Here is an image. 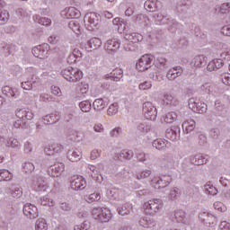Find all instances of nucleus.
<instances>
[{"mask_svg":"<svg viewBox=\"0 0 230 230\" xmlns=\"http://www.w3.org/2000/svg\"><path fill=\"white\" fill-rule=\"evenodd\" d=\"M61 75L67 82H80L84 76L80 69L74 68L73 66L63 69Z\"/></svg>","mask_w":230,"mask_h":230,"instance_id":"f257e3e1","label":"nucleus"},{"mask_svg":"<svg viewBox=\"0 0 230 230\" xmlns=\"http://www.w3.org/2000/svg\"><path fill=\"white\" fill-rule=\"evenodd\" d=\"M146 215H155L163 209V200L159 199H150L144 204Z\"/></svg>","mask_w":230,"mask_h":230,"instance_id":"f03ea898","label":"nucleus"},{"mask_svg":"<svg viewBox=\"0 0 230 230\" xmlns=\"http://www.w3.org/2000/svg\"><path fill=\"white\" fill-rule=\"evenodd\" d=\"M143 113L146 119L155 121L157 118V108H155V106H154V103H152L151 102H144Z\"/></svg>","mask_w":230,"mask_h":230,"instance_id":"7ed1b4c3","label":"nucleus"},{"mask_svg":"<svg viewBox=\"0 0 230 230\" xmlns=\"http://www.w3.org/2000/svg\"><path fill=\"white\" fill-rule=\"evenodd\" d=\"M152 64H154V56L146 54L137 62V69L141 72L147 71L152 67Z\"/></svg>","mask_w":230,"mask_h":230,"instance_id":"20e7f679","label":"nucleus"},{"mask_svg":"<svg viewBox=\"0 0 230 230\" xmlns=\"http://www.w3.org/2000/svg\"><path fill=\"white\" fill-rule=\"evenodd\" d=\"M170 182H172V176L169 175L156 177L151 181V184L155 190L164 189L170 185Z\"/></svg>","mask_w":230,"mask_h":230,"instance_id":"39448f33","label":"nucleus"},{"mask_svg":"<svg viewBox=\"0 0 230 230\" xmlns=\"http://www.w3.org/2000/svg\"><path fill=\"white\" fill-rule=\"evenodd\" d=\"M15 116L22 121V123H23V125H26L28 121H31V119H33V112L26 108L16 109Z\"/></svg>","mask_w":230,"mask_h":230,"instance_id":"423d86ee","label":"nucleus"},{"mask_svg":"<svg viewBox=\"0 0 230 230\" xmlns=\"http://www.w3.org/2000/svg\"><path fill=\"white\" fill-rule=\"evenodd\" d=\"M84 22H87V26H89L90 30H98L100 26V15H97L95 13H87L84 15Z\"/></svg>","mask_w":230,"mask_h":230,"instance_id":"0eeeda50","label":"nucleus"},{"mask_svg":"<svg viewBox=\"0 0 230 230\" xmlns=\"http://www.w3.org/2000/svg\"><path fill=\"white\" fill-rule=\"evenodd\" d=\"M47 167L49 168L48 173L50 177H58L66 170V165L60 162L55 163L53 165L47 164Z\"/></svg>","mask_w":230,"mask_h":230,"instance_id":"6e6552de","label":"nucleus"},{"mask_svg":"<svg viewBox=\"0 0 230 230\" xmlns=\"http://www.w3.org/2000/svg\"><path fill=\"white\" fill-rule=\"evenodd\" d=\"M72 190L78 191V190H85L87 187V181L82 176H73L70 180Z\"/></svg>","mask_w":230,"mask_h":230,"instance_id":"1a4fd4ad","label":"nucleus"},{"mask_svg":"<svg viewBox=\"0 0 230 230\" xmlns=\"http://www.w3.org/2000/svg\"><path fill=\"white\" fill-rule=\"evenodd\" d=\"M49 49V45L44 43L42 45H39L32 49V55L36 57V58H48V51Z\"/></svg>","mask_w":230,"mask_h":230,"instance_id":"9d476101","label":"nucleus"},{"mask_svg":"<svg viewBox=\"0 0 230 230\" xmlns=\"http://www.w3.org/2000/svg\"><path fill=\"white\" fill-rule=\"evenodd\" d=\"M23 214L31 220H33L39 217V208L33 204L27 203L23 206Z\"/></svg>","mask_w":230,"mask_h":230,"instance_id":"9b49d317","label":"nucleus"},{"mask_svg":"<svg viewBox=\"0 0 230 230\" xmlns=\"http://www.w3.org/2000/svg\"><path fill=\"white\" fill-rule=\"evenodd\" d=\"M165 137L171 141H177L181 137V128L179 126H173L171 128H167Z\"/></svg>","mask_w":230,"mask_h":230,"instance_id":"f8f14e48","label":"nucleus"},{"mask_svg":"<svg viewBox=\"0 0 230 230\" xmlns=\"http://www.w3.org/2000/svg\"><path fill=\"white\" fill-rule=\"evenodd\" d=\"M182 73H184L182 66H174L168 70L166 74V78L169 79L171 82H173V80H177L179 76H181Z\"/></svg>","mask_w":230,"mask_h":230,"instance_id":"ddd939ff","label":"nucleus"},{"mask_svg":"<svg viewBox=\"0 0 230 230\" xmlns=\"http://www.w3.org/2000/svg\"><path fill=\"white\" fill-rule=\"evenodd\" d=\"M119 46H121V43L116 39L108 40L105 43L106 51L110 55L116 53L119 49Z\"/></svg>","mask_w":230,"mask_h":230,"instance_id":"4468645a","label":"nucleus"},{"mask_svg":"<svg viewBox=\"0 0 230 230\" xmlns=\"http://www.w3.org/2000/svg\"><path fill=\"white\" fill-rule=\"evenodd\" d=\"M144 6L147 12H157L161 8V1L158 0H146Z\"/></svg>","mask_w":230,"mask_h":230,"instance_id":"2eb2a0df","label":"nucleus"},{"mask_svg":"<svg viewBox=\"0 0 230 230\" xmlns=\"http://www.w3.org/2000/svg\"><path fill=\"white\" fill-rule=\"evenodd\" d=\"M62 15L66 19H78L80 17V11L75 7H68L62 12Z\"/></svg>","mask_w":230,"mask_h":230,"instance_id":"dca6fc26","label":"nucleus"},{"mask_svg":"<svg viewBox=\"0 0 230 230\" xmlns=\"http://www.w3.org/2000/svg\"><path fill=\"white\" fill-rule=\"evenodd\" d=\"M224 67V60L222 58H216L208 64V71H218Z\"/></svg>","mask_w":230,"mask_h":230,"instance_id":"f3484780","label":"nucleus"},{"mask_svg":"<svg viewBox=\"0 0 230 230\" xmlns=\"http://www.w3.org/2000/svg\"><path fill=\"white\" fill-rule=\"evenodd\" d=\"M43 121L45 125H55V123H58V121H60V113L55 112L46 115L43 118Z\"/></svg>","mask_w":230,"mask_h":230,"instance_id":"a211bd4d","label":"nucleus"},{"mask_svg":"<svg viewBox=\"0 0 230 230\" xmlns=\"http://www.w3.org/2000/svg\"><path fill=\"white\" fill-rule=\"evenodd\" d=\"M156 225H157V221H155L154 218L150 217H144L139 220V226L146 229L155 227Z\"/></svg>","mask_w":230,"mask_h":230,"instance_id":"6ab92c4d","label":"nucleus"},{"mask_svg":"<svg viewBox=\"0 0 230 230\" xmlns=\"http://www.w3.org/2000/svg\"><path fill=\"white\" fill-rule=\"evenodd\" d=\"M64 147L62 146V145L60 144H54L52 146H49L47 147H45L44 149V153L46 154V155H55V154H59V152H62V149Z\"/></svg>","mask_w":230,"mask_h":230,"instance_id":"aec40b11","label":"nucleus"},{"mask_svg":"<svg viewBox=\"0 0 230 230\" xmlns=\"http://www.w3.org/2000/svg\"><path fill=\"white\" fill-rule=\"evenodd\" d=\"M154 18L156 24H160V25L167 24V26L171 23L172 20V17H170L169 15H163V13H155Z\"/></svg>","mask_w":230,"mask_h":230,"instance_id":"412c9836","label":"nucleus"},{"mask_svg":"<svg viewBox=\"0 0 230 230\" xmlns=\"http://www.w3.org/2000/svg\"><path fill=\"white\" fill-rule=\"evenodd\" d=\"M206 64H208L206 57L199 55L192 59L190 66H193V67H206Z\"/></svg>","mask_w":230,"mask_h":230,"instance_id":"4be33fe9","label":"nucleus"},{"mask_svg":"<svg viewBox=\"0 0 230 230\" xmlns=\"http://www.w3.org/2000/svg\"><path fill=\"white\" fill-rule=\"evenodd\" d=\"M124 39L128 42H132V44H136L137 42H141L143 40V35L137 32H131L125 34Z\"/></svg>","mask_w":230,"mask_h":230,"instance_id":"5701e85b","label":"nucleus"},{"mask_svg":"<svg viewBox=\"0 0 230 230\" xmlns=\"http://www.w3.org/2000/svg\"><path fill=\"white\" fill-rule=\"evenodd\" d=\"M32 188L34 191H46L48 190V183L42 180V178H38L36 181H34Z\"/></svg>","mask_w":230,"mask_h":230,"instance_id":"b1692460","label":"nucleus"},{"mask_svg":"<svg viewBox=\"0 0 230 230\" xmlns=\"http://www.w3.org/2000/svg\"><path fill=\"white\" fill-rule=\"evenodd\" d=\"M164 103L168 105V107H177L179 105V100L170 93H165L164 95Z\"/></svg>","mask_w":230,"mask_h":230,"instance_id":"393cba45","label":"nucleus"},{"mask_svg":"<svg viewBox=\"0 0 230 230\" xmlns=\"http://www.w3.org/2000/svg\"><path fill=\"white\" fill-rule=\"evenodd\" d=\"M86 49L91 51L92 49H98V48L102 47V40L98 38H92L86 43Z\"/></svg>","mask_w":230,"mask_h":230,"instance_id":"a878e982","label":"nucleus"},{"mask_svg":"<svg viewBox=\"0 0 230 230\" xmlns=\"http://www.w3.org/2000/svg\"><path fill=\"white\" fill-rule=\"evenodd\" d=\"M67 159L72 163H78L82 159V153L78 150H68Z\"/></svg>","mask_w":230,"mask_h":230,"instance_id":"bb28decb","label":"nucleus"},{"mask_svg":"<svg viewBox=\"0 0 230 230\" xmlns=\"http://www.w3.org/2000/svg\"><path fill=\"white\" fill-rule=\"evenodd\" d=\"M108 78L113 80V82H119L123 78V70L121 68H116L108 75Z\"/></svg>","mask_w":230,"mask_h":230,"instance_id":"cd10ccee","label":"nucleus"},{"mask_svg":"<svg viewBox=\"0 0 230 230\" xmlns=\"http://www.w3.org/2000/svg\"><path fill=\"white\" fill-rule=\"evenodd\" d=\"M118 213H119V215H121L122 217H127V215H130V213H132V204L126 203V204L122 205L121 207H119Z\"/></svg>","mask_w":230,"mask_h":230,"instance_id":"c85d7f7f","label":"nucleus"},{"mask_svg":"<svg viewBox=\"0 0 230 230\" xmlns=\"http://www.w3.org/2000/svg\"><path fill=\"white\" fill-rule=\"evenodd\" d=\"M174 217L177 222L180 224H186L188 222V217H186V212L181 209L175 210Z\"/></svg>","mask_w":230,"mask_h":230,"instance_id":"c756f323","label":"nucleus"},{"mask_svg":"<svg viewBox=\"0 0 230 230\" xmlns=\"http://www.w3.org/2000/svg\"><path fill=\"white\" fill-rule=\"evenodd\" d=\"M181 127L183 128V132L190 134V132H193V130H195V120L188 119L182 123Z\"/></svg>","mask_w":230,"mask_h":230,"instance_id":"7c9ffc66","label":"nucleus"},{"mask_svg":"<svg viewBox=\"0 0 230 230\" xmlns=\"http://www.w3.org/2000/svg\"><path fill=\"white\" fill-rule=\"evenodd\" d=\"M190 162L196 166H200L202 164H206L208 163V158L202 155H196L190 159Z\"/></svg>","mask_w":230,"mask_h":230,"instance_id":"2f4dec72","label":"nucleus"},{"mask_svg":"<svg viewBox=\"0 0 230 230\" xmlns=\"http://www.w3.org/2000/svg\"><path fill=\"white\" fill-rule=\"evenodd\" d=\"M166 145H168V141L163 138H157L153 142V147L156 150H166Z\"/></svg>","mask_w":230,"mask_h":230,"instance_id":"473e14b6","label":"nucleus"},{"mask_svg":"<svg viewBox=\"0 0 230 230\" xmlns=\"http://www.w3.org/2000/svg\"><path fill=\"white\" fill-rule=\"evenodd\" d=\"M132 157H134V151L127 149L122 150L118 155V158L120 159V161L121 159H125V161H130Z\"/></svg>","mask_w":230,"mask_h":230,"instance_id":"72a5a7b5","label":"nucleus"},{"mask_svg":"<svg viewBox=\"0 0 230 230\" xmlns=\"http://www.w3.org/2000/svg\"><path fill=\"white\" fill-rule=\"evenodd\" d=\"M137 129L142 134H146L152 130V126H150L148 122H140L137 125Z\"/></svg>","mask_w":230,"mask_h":230,"instance_id":"f704fd0d","label":"nucleus"},{"mask_svg":"<svg viewBox=\"0 0 230 230\" xmlns=\"http://www.w3.org/2000/svg\"><path fill=\"white\" fill-rule=\"evenodd\" d=\"M204 192L207 195H217V193H218V190H217L215 186L211 185V181H208L204 186Z\"/></svg>","mask_w":230,"mask_h":230,"instance_id":"c9c22d12","label":"nucleus"},{"mask_svg":"<svg viewBox=\"0 0 230 230\" xmlns=\"http://www.w3.org/2000/svg\"><path fill=\"white\" fill-rule=\"evenodd\" d=\"M0 177L2 181H10L13 179V174L6 169H0Z\"/></svg>","mask_w":230,"mask_h":230,"instance_id":"e433bc0d","label":"nucleus"},{"mask_svg":"<svg viewBox=\"0 0 230 230\" xmlns=\"http://www.w3.org/2000/svg\"><path fill=\"white\" fill-rule=\"evenodd\" d=\"M13 45L4 43L1 45V51L5 57H8L13 53Z\"/></svg>","mask_w":230,"mask_h":230,"instance_id":"4c0bfd02","label":"nucleus"},{"mask_svg":"<svg viewBox=\"0 0 230 230\" xmlns=\"http://www.w3.org/2000/svg\"><path fill=\"white\" fill-rule=\"evenodd\" d=\"M177 118H179V116L175 111H170L165 114L164 119L165 123H173L174 121H177Z\"/></svg>","mask_w":230,"mask_h":230,"instance_id":"58836bf2","label":"nucleus"},{"mask_svg":"<svg viewBox=\"0 0 230 230\" xmlns=\"http://www.w3.org/2000/svg\"><path fill=\"white\" fill-rule=\"evenodd\" d=\"M97 220H101L102 222H109V220H111V211L106 208H102Z\"/></svg>","mask_w":230,"mask_h":230,"instance_id":"ea45409f","label":"nucleus"},{"mask_svg":"<svg viewBox=\"0 0 230 230\" xmlns=\"http://www.w3.org/2000/svg\"><path fill=\"white\" fill-rule=\"evenodd\" d=\"M179 197H181L180 189L177 187L171 189L170 193L168 195V199L170 200H177V199H179Z\"/></svg>","mask_w":230,"mask_h":230,"instance_id":"a19ab883","label":"nucleus"},{"mask_svg":"<svg viewBox=\"0 0 230 230\" xmlns=\"http://www.w3.org/2000/svg\"><path fill=\"white\" fill-rule=\"evenodd\" d=\"M100 199H102V195H100V192H94L85 197V200L89 204H93V202H98Z\"/></svg>","mask_w":230,"mask_h":230,"instance_id":"79ce46f5","label":"nucleus"},{"mask_svg":"<svg viewBox=\"0 0 230 230\" xmlns=\"http://www.w3.org/2000/svg\"><path fill=\"white\" fill-rule=\"evenodd\" d=\"M196 109L197 111H194V112H197L198 114H204V112L208 111V104L199 100Z\"/></svg>","mask_w":230,"mask_h":230,"instance_id":"37998d69","label":"nucleus"},{"mask_svg":"<svg viewBox=\"0 0 230 230\" xmlns=\"http://www.w3.org/2000/svg\"><path fill=\"white\" fill-rule=\"evenodd\" d=\"M36 230H48V223H46V219L40 218L36 221L35 224Z\"/></svg>","mask_w":230,"mask_h":230,"instance_id":"c03bdc74","label":"nucleus"},{"mask_svg":"<svg viewBox=\"0 0 230 230\" xmlns=\"http://www.w3.org/2000/svg\"><path fill=\"white\" fill-rule=\"evenodd\" d=\"M79 107L82 112H90L93 106L91 105V102L89 101H83L79 103Z\"/></svg>","mask_w":230,"mask_h":230,"instance_id":"a18cd8bd","label":"nucleus"},{"mask_svg":"<svg viewBox=\"0 0 230 230\" xmlns=\"http://www.w3.org/2000/svg\"><path fill=\"white\" fill-rule=\"evenodd\" d=\"M93 107L94 111H103L105 109V102H103V99H96L93 103Z\"/></svg>","mask_w":230,"mask_h":230,"instance_id":"49530a36","label":"nucleus"},{"mask_svg":"<svg viewBox=\"0 0 230 230\" xmlns=\"http://www.w3.org/2000/svg\"><path fill=\"white\" fill-rule=\"evenodd\" d=\"M6 146L19 150V148H21V143H19V140L16 138L11 137L8 139Z\"/></svg>","mask_w":230,"mask_h":230,"instance_id":"de8ad7c7","label":"nucleus"},{"mask_svg":"<svg viewBox=\"0 0 230 230\" xmlns=\"http://www.w3.org/2000/svg\"><path fill=\"white\" fill-rule=\"evenodd\" d=\"M11 195L13 199H21L22 197V188L21 187H12Z\"/></svg>","mask_w":230,"mask_h":230,"instance_id":"09e8293b","label":"nucleus"},{"mask_svg":"<svg viewBox=\"0 0 230 230\" xmlns=\"http://www.w3.org/2000/svg\"><path fill=\"white\" fill-rule=\"evenodd\" d=\"M58 208L61 211H64V213H71L73 209V206L67 202H59Z\"/></svg>","mask_w":230,"mask_h":230,"instance_id":"8fccbe9b","label":"nucleus"},{"mask_svg":"<svg viewBox=\"0 0 230 230\" xmlns=\"http://www.w3.org/2000/svg\"><path fill=\"white\" fill-rule=\"evenodd\" d=\"M25 173H31L35 170V165L31 162H26L22 164Z\"/></svg>","mask_w":230,"mask_h":230,"instance_id":"3c124183","label":"nucleus"},{"mask_svg":"<svg viewBox=\"0 0 230 230\" xmlns=\"http://www.w3.org/2000/svg\"><path fill=\"white\" fill-rule=\"evenodd\" d=\"M10 19L8 11H0V24H6Z\"/></svg>","mask_w":230,"mask_h":230,"instance_id":"603ef678","label":"nucleus"},{"mask_svg":"<svg viewBox=\"0 0 230 230\" xmlns=\"http://www.w3.org/2000/svg\"><path fill=\"white\" fill-rule=\"evenodd\" d=\"M118 109H119L118 102L112 103L108 109V111H107L108 116H114L118 114Z\"/></svg>","mask_w":230,"mask_h":230,"instance_id":"864d4df0","label":"nucleus"},{"mask_svg":"<svg viewBox=\"0 0 230 230\" xmlns=\"http://www.w3.org/2000/svg\"><path fill=\"white\" fill-rule=\"evenodd\" d=\"M123 134V128L117 127L110 131L111 137H119Z\"/></svg>","mask_w":230,"mask_h":230,"instance_id":"5fc2aeb1","label":"nucleus"},{"mask_svg":"<svg viewBox=\"0 0 230 230\" xmlns=\"http://www.w3.org/2000/svg\"><path fill=\"white\" fill-rule=\"evenodd\" d=\"M39 24L42 26H50L51 25V19L46 17L36 16Z\"/></svg>","mask_w":230,"mask_h":230,"instance_id":"6e6d98bb","label":"nucleus"},{"mask_svg":"<svg viewBox=\"0 0 230 230\" xmlns=\"http://www.w3.org/2000/svg\"><path fill=\"white\" fill-rule=\"evenodd\" d=\"M164 168L167 170H173L175 168V160L169 158L164 161Z\"/></svg>","mask_w":230,"mask_h":230,"instance_id":"4d7b16f0","label":"nucleus"},{"mask_svg":"<svg viewBox=\"0 0 230 230\" xmlns=\"http://www.w3.org/2000/svg\"><path fill=\"white\" fill-rule=\"evenodd\" d=\"M199 217L202 222H208V224L211 222L210 218H213V215L208 213V212H201L199 215Z\"/></svg>","mask_w":230,"mask_h":230,"instance_id":"13d9d810","label":"nucleus"},{"mask_svg":"<svg viewBox=\"0 0 230 230\" xmlns=\"http://www.w3.org/2000/svg\"><path fill=\"white\" fill-rule=\"evenodd\" d=\"M68 28L72 30V31H80V23L78 22L72 20L68 22Z\"/></svg>","mask_w":230,"mask_h":230,"instance_id":"bf43d9fd","label":"nucleus"},{"mask_svg":"<svg viewBox=\"0 0 230 230\" xmlns=\"http://www.w3.org/2000/svg\"><path fill=\"white\" fill-rule=\"evenodd\" d=\"M152 175V171L151 170H146L141 172L140 173L137 174V179L138 181H141V179H148Z\"/></svg>","mask_w":230,"mask_h":230,"instance_id":"052dcab7","label":"nucleus"},{"mask_svg":"<svg viewBox=\"0 0 230 230\" xmlns=\"http://www.w3.org/2000/svg\"><path fill=\"white\" fill-rule=\"evenodd\" d=\"M200 89L206 94H209L210 93H213V85H211V84L209 83L202 84L200 86Z\"/></svg>","mask_w":230,"mask_h":230,"instance_id":"680f3d73","label":"nucleus"},{"mask_svg":"<svg viewBox=\"0 0 230 230\" xmlns=\"http://www.w3.org/2000/svg\"><path fill=\"white\" fill-rule=\"evenodd\" d=\"M197 105H199V99L190 98L189 100V109H191L193 112L197 111Z\"/></svg>","mask_w":230,"mask_h":230,"instance_id":"e2e57ef3","label":"nucleus"},{"mask_svg":"<svg viewBox=\"0 0 230 230\" xmlns=\"http://www.w3.org/2000/svg\"><path fill=\"white\" fill-rule=\"evenodd\" d=\"M191 164L190 162H189L188 159H184L181 163V169L183 170V172H190L191 171Z\"/></svg>","mask_w":230,"mask_h":230,"instance_id":"0e129e2a","label":"nucleus"},{"mask_svg":"<svg viewBox=\"0 0 230 230\" xmlns=\"http://www.w3.org/2000/svg\"><path fill=\"white\" fill-rule=\"evenodd\" d=\"M177 28H179V22H176L174 19L171 20V23L168 25V30L173 33Z\"/></svg>","mask_w":230,"mask_h":230,"instance_id":"69168bd1","label":"nucleus"},{"mask_svg":"<svg viewBox=\"0 0 230 230\" xmlns=\"http://www.w3.org/2000/svg\"><path fill=\"white\" fill-rule=\"evenodd\" d=\"M230 12V4L225 3L220 6L219 13H229Z\"/></svg>","mask_w":230,"mask_h":230,"instance_id":"338daca9","label":"nucleus"},{"mask_svg":"<svg viewBox=\"0 0 230 230\" xmlns=\"http://www.w3.org/2000/svg\"><path fill=\"white\" fill-rule=\"evenodd\" d=\"M221 80L225 85H230V74H223L221 75Z\"/></svg>","mask_w":230,"mask_h":230,"instance_id":"774afa93","label":"nucleus"}]
</instances>
